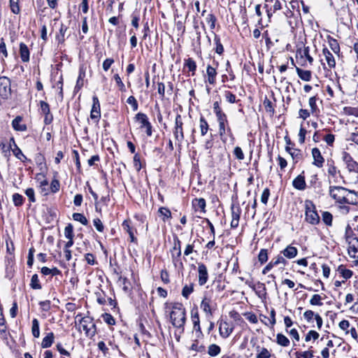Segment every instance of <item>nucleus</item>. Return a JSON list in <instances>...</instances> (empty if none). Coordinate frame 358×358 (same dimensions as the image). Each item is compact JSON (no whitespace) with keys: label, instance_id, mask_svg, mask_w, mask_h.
<instances>
[{"label":"nucleus","instance_id":"603ef678","mask_svg":"<svg viewBox=\"0 0 358 358\" xmlns=\"http://www.w3.org/2000/svg\"><path fill=\"white\" fill-rule=\"evenodd\" d=\"M19 3H20V0H10L9 1V6L10 8V10L14 14H19L20 12Z\"/></svg>","mask_w":358,"mask_h":358},{"label":"nucleus","instance_id":"6e6552de","mask_svg":"<svg viewBox=\"0 0 358 358\" xmlns=\"http://www.w3.org/2000/svg\"><path fill=\"white\" fill-rule=\"evenodd\" d=\"M342 159L350 173H355L358 174V162L352 158L349 152L343 151Z\"/></svg>","mask_w":358,"mask_h":358},{"label":"nucleus","instance_id":"338daca9","mask_svg":"<svg viewBox=\"0 0 358 358\" xmlns=\"http://www.w3.org/2000/svg\"><path fill=\"white\" fill-rule=\"evenodd\" d=\"M56 348L58 350V352L62 355V358H65V357H70L71 354L69 352H68L66 350H65L61 343H58L56 345Z\"/></svg>","mask_w":358,"mask_h":358},{"label":"nucleus","instance_id":"c756f323","mask_svg":"<svg viewBox=\"0 0 358 358\" xmlns=\"http://www.w3.org/2000/svg\"><path fill=\"white\" fill-rule=\"evenodd\" d=\"M184 68H187L188 71L192 73V76H194L196 71L197 66L196 62L192 58L189 57L185 59Z\"/></svg>","mask_w":358,"mask_h":358},{"label":"nucleus","instance_id":"9b49d317","mask_svg":"<svg viewBox=\"0 0 358 358\" xmlns=\"http://www.w3.org/2000/svg\"><path fill=\"white\" fill-rule=\"evenodd\" d=\"M90 117L96 122H99L101 118V106L100 102L96 96L92 97V106L90 112Z\"/></svg>","mask_w":358,"mask_h":358},{"label":"nucleus","instance_id":"7c9ffc66","mask_svg":"<svg viewBox=\"0 0 358 358\" xmlns=\"http://www.w3.org/2000/svg\"><path fill=\"white\" fill-rule=\"evenodd\" d=\"M327 41L331 50L335 53L338 54L340 52L341 48L339 43L336 39L331 36H327Z\"/></svg>","mask_w":358,"mask_h":358},{"label":"nucleus","instance_id":"864d4df0","mask_svg":"<svg viewBox=\"0 0 358 358\" xmlns=\"http://www.w3.org/2000/svg\"><path fill=\"white\" fill-rule=\"evenodd\" d=\"M264 108L266 112L273 115L275 113V109L273 106V103L271 100H269L267 97H265L263 102Z\"/></svg>","mask_w":358,"mask_h":358},{"label":"nucleus","instance_id":"774afa93","mask_svg":"<svg viewBox=\"0 0 358 358\" xmlns=\"http://www.w3.org/2000/svg\"><path fill=\"white\" fill-rule=\"evenodd\" d=\"M271 356V352L266 348H262L256 358H270Z\"/></svg>","mask_w":358,"mask_h":358},{"label":"nucleus","instance_id":"aec40b11","mask_svg":"<svg viewBox=\"0 0 358 358\" xmlns=\"http://www.w3.org/2000/svg\"><path fill=\"white\" fill-rule=\"evenodd\" d=\"M19 46L20 56L22 62L24 63L29 62L30 60V51L27 45L25 43L21 42Z\"/></svg>","mask_w":358,"mask_h":358},{"label":"nucleus","instance_id":"20e7f679","mask_svg":"<svg viewBox=\"0 0 358 358\" xmlns=\"http://www.w3.org/2000/svg\"><path fill=\"white\" fill-rule=\"evenodd\" d=\"M217 303L210 294H205L200 304L201 309L205 313L206 317L210 320L217 310Z\"/></svg>","mask_w":358,"mask_h":358},{"label":"nucleus","instance_id":"13d9d810","mask_svg":"<svg viewBox=\"0 0 358 358\" xmlns=\"http://www.w3.org/2000/svg\"><path fill=\"white\" fill-rule=\"evenodd\" d=\"M290 155L294 161V164H296L302 158V153L300 149H294Z\"/></svg>","mask_w":358,"mask_h":358},{"label":"nucleus","instance_id":"e433bc0d","mask_svg":"<svg viewBox=\"0 0 358 358\" xmlns=\"http://www.w3.org/2000/svg\"><path fill=\"white\" fill-rule=\"evenodd\" d=\"M29 286L33 289H41L42 285L37 274L35 273L31 276Z\"/></svg>","mask_w":358,"mask_h":358},{"label":"nucleus","instance_id":"4be33fe9","mask_svg":"<svg viewBox=\"0 0 358 358\" xmlns=\"http://www.w3.org/2000/svg\"><path fill=\"white\" fill-rule=\"evenodd\" d=\"M192 206L195 211L200 210L201 213H206V202L203 198H196L193 199Z\"/></svg>","mask_w":358,"mask_h":358},{"label":"nucleus","instance_id":"a878e982","mask_svg":"<svg viewBox=\"0 0 358 358\" xmlns=\"http://www.w3.org/2000/svg\"><path fill=\"white\" fill-rule=\"evenodd\" d=\"M354 241L348 244V254L352 258H358V237H355Z\"/></svg>","mask_w":358,"mask_h":358},{"label":"nucleus","instance_id":"c85d7f7f","mask_svg":"<svg viewBox=\"0 0 358 358\" xmlns=\"http://www.w3.org/2000/svg\"><path fill=\"white\" fill-rule=\"evenodd\" d=\"M55 335L53 332L48 333L42 340L41 342V348H48L51 347L52 343H54Z\"/></svg>","mask_w":358,"mask_h":358},{"label":"nucleus","instance_id":"5701e85b","mask_svg":"<svg viewBox=\"0 0 358 358\" xmlns=\"http://www.w3.org/2000/svg\"><path fill=\"white\" fill-rule=\"evenodd\" d=\"M322 54L325 57L327 63L330 69L335 68L336 66V60L334 59L332 53L329 50V49L324 47L322 50Z\"/></svg>","mask_w":358,"mask_h":358},{"label":"nucleus","instance_id":"bf43d9fd","mask_svg":"<svg viewBox=\"0 0 358 358\" xmlns=\"http://www.w3.org/2000/svg\"><path fill=\"white\" fill-rule=\"evenodd\" d=\"M113 78H114L119 90L122 92H126L125 85H124V83L122 81V79H121L120 76H119V74H117V73L115 74L113 76Z\"/></svg>","mask_w":358,"mask_h":358},{"label":"nucleus","instance_id":"de8ad7c7","mask_svg":"<svg viewBox=\"0 0 358 358\" xmlns=\"http://www.w3.org/2000/svg\"><path fill=\"white\" fill-rule=\"evenodd\" d=\"M355 237H357V236L354 234L353 230L352 229L350 224H348L347 227H345V238L346 242L348 244H350L351 241H352L351 238H352L354 240Z\"/></svg>","mask_w":358,"mask_h":358},{"label":"nucleus","instance_id":"72a5a7b5","mask_svg":"<svg viewBox=\"0 0 358 358\" xmlns=\"http://www.w3.org/2000/svg\"><path fill=\"white\" fill-rule=\"evenodd\" d=\"M214 43L215 45V51L219 55H222L224 51L223 45L221 43L220 37L215 34Z\"/></svg>","mask_w":358,"mask_h":358},{"label":"nucleus","instance_id":"9d476101","mask_svg":"<svg viewBox=\"0 0 358 358\" xmlns=\"http://www.w3.org/2000/svg\"><path fill=\"white\" fill-rule=\"evenodd\" d=\"M12 150V152L15 157L20 159L23 163L31 162V159H28L22 152V150L17 145L14 137H11L9 141V147L8 151Z\"/></svg>","mask_w":358,"mask_h":358},{"label":"nucleus","instance_id":"473e14b6","mask_svg":"<svg viewBox=\"0 0 358 358\" xmlns=\"http://www.w3.org/2000/svg\"><path fill=\"white\" fill-rule=\"evenodd\" d=\"M231 217L232 218L240 220L241 214V208L238 202H232L231 206Z\"/></svg>","mask_w":358,"mask_h":358},{"label":"nucleus","instance_id":"58836bf2","mask_svg":"<svg viewBox=\"0 0 358 358\" xmlns=\"http://www.w3.org/2000/svg\"><path fill=\"white\" fill-rule=\"evenodd\" d=\"M175 255L174 253H172L171 258H172V262L174 265V266L182 270L184 268L183 263L181 261L180 257L181 255Z\"/></svg>","mask_w":358,"mask_h":358},{"label":"nucleus","instance_id":"6e6d98bb","mask_svg":"<svg viewBox=\"0 0 358 358\" xmlns=\"http://www.w3.org/2000/svg\"><path fill=\"white\" fill-rule=\"evenodd\" d=\"M159 214L163 216V221L165 222L167 219L171 217V210L166 208V207H161L159 208Z\"/></svg>","mask_w":358,"mask_h":358},{"label":"nucleus","instance_id":"69168bd1","mask_svg":"<svg viewBox=\"0 0 358 358\" xmlns=\"http://www.w3.org/2000/svg\"><path fill=\"white\" fill-rule=\"evenodd\" d=\"M6 245L7 252L9 253L10 255H12L15 251V246H14V243H13L12 239L10 238V237L8 236L6 239Z\"/></svg>","mask_w":358,"mask_h":358},{"label":"nucleus","instance_id":"37998d69","mask_svg":"<svg viewBox=\"0 0 358 358\" xmlns=\"http://www.w3.org/2000/svg\"><path fill=\"white\" fill-rule=\"evenodd\" d=\"M322 219L323 222L328 227H331L332 225L333 222V215L331 213L328 211H324L322 213Z\"/></svg>","mask_w":358,"mask_h":358},{"label":"nucleus","instance_id":"39448f33","mask_svg":"<svg viewBox=\"0 0 358 358\" xmlns=\"http://www.w3.org/2000/svg\"><path fill=\"white\" fill-rule=\"evenodd\" d=\"M79 329H83L86 336L92 337L96 333V324L94 323L92 318L90 317H82L80 320Z\"/></svg>","mask_w":358,"mask_h":358},{"label":"nucleus","instance_id":"3c124183","mask_svg":"<svg viewBox=\"0 0 358 358\" xmlns=\"http://www.w3.org/2000/svg\"><path fill=\"white\" fill-rule=\"evenodd\" d=\"M268 250L261 249L258 255V261L261 264H265L268 261Z\"/></svg>","mask_w":358,"mask_h":358},{"label":"nucleus","instance_id":"7ed1b4c3","mask_svg":"<svg viewBox=\"0 0 358 358\" xmlns=\"http://www.w3.org/2000/svg\"><path fill=\"white\" fill-rule=\"evenodd\" d=\"M305 205V221L312 225H317L320 223V218L316 210L315 203L311 200H306Z\"/></svg>","mask_w":358,"mask_h":358},{"label":"nucleus","instance_id":"c03bdc74","mask_svg":"<svg viewBox=\"0 0 358 358\" xmlns=\"http://www.w3.org/2000/svg\"><path fill=\"white\" fill-rule=\"evenodd\" d=\"M221 352V348L216 344H211L208 346V354L211 357L218 355Z\"/></svg>","mask_w":358,"mask_h":358},{"label":"nucleus","instance_id":"2eb2a0df","mask_svg":"<svg viewBox=\"0 0 358 358\" xmlns=\"http://www.w3.org/2000/svg\"><path fill=\"white\" fill-rule=\"evenodd\" d=\"M292 186L294 189L303 191L306 189L307 185L306 182L305 171H303L299 176H297L292 181Z\"/></svg>","mask_w":358,"mask_h":358},{"label":"nucleus","instance_id":"393cba45","mask_svg":"<svg viewBox=\"0 0 358 358\" xmlns=\"http://www.w3.org/2000/svg\"><path fill=\"white\" fill-rule=\"evenodd\" d=\"M68 27L62 24L60 28L59 29V32L55 36V40L57 42L58 45H62L65 42V35L67 31Z\"/></svg>","mask_w":358,"mask_h":358},{"label":"nucleus","instance_id":"a211bd4d","mask_svg":"<svg viewBox=\"0 0 358 358\" xmlns=\"http://www.w3.org/2000/svg\"><path fill=\"white\" fill-rule=\"evenodd\" d=\"M311 152L313 158V164L318 168L322 167L324 162V159L322 157L319 148H313Z\"/></svg>","mask_w":358,"mask_h":358},{"label":"nucleus","instance_id":"0eeeda50","mask_svg":"<svg viewBox=\"0 0 358 358\" xmlns=\"http://www.w3.org/2000/svg\"><path fill=\"white\" fill-rule=\"evenodd\" d=\"M182 126L183 122L182 120V117L180 114H177L175 120V125L173 133L175 139L178 143L179 145H181L185 138Z\"/></svg>","mask_w":358,"mask_h":358},{"label":"nucleus","instance_id":"052dcab7","mask_svg":"<svg viewBox=\"0 0 358 358\" xmlns=\"http://www.w3.org/2000/svg\"><path fill=\"white\" fill-rule=\"evenodd\" d=\"M320 336V334L315 330L309 331L305 337L306 342H309L311 339L314 341L317 340Z\"/></svg>","mask_w":358,"mask_h":358},{"label":"nucleus","instance_id":"ea45409f","mask_svg":"<svg viewBox=\"0 0 358 358\" xmlns=\"http://www.w3.org/2000/svg\"><path fill=\"white\" fill-rule=\"evenodd\" d=\"M172 253L175 255H181V241L177 236H173V247L172 249Z\"/></svg>","mask_w":358,"mask_h":358},{"label":"nucleus","instance_id":"2f4dec72","mask_svg":"<svg viewBox=\"0 0 358 358\" xmlns=\"http://www.w3.org/2000/svg\"><path fill=\"white\" fill-rule=\"evenodd\" d=\"M337 271L345 280L350 279V278H352V276L353 275L352 271L346 268L345 266L343 264H341L338 266V267L337 268Z\"/></svg>","mask_w":358,"mask_h":358},{"label":"nucleus","instance_id":"f8f14e48","mask_svg":"<svg viewBox=\"0 0 358 358\" xmlns=\"http://www.w3.org/2000/svg\"><path fill=\"white\" fill-rule=\"evenodd\" d=\"M41 113L44 115V124L45 125L50 124L53 121V115L50 112L49 104L45 101H39Z\"/></svg>","mask_w":358,"mask_h":358},{"label":"nucleus","instance_id":"5fc2aeb1","mask_svg":"<svg viewBox=\"0 0 358 358\" xmlns=\"http://www.w3.org/2000/svg\"><path fill=\"white\" fill-rule=\"evenodd\" d=\"M343 113L346 115L358 117V108L345 106L343 108Z\"/></svg>","mask_w":358,"mask_h":358},{"label":"nucleus","instance_id":"09e8293b","mask_svg":"<svg viewBox=\"0 0 358 358\" xmlns=\"http://www.w3.org/2000/svg\"><path fill=\"white\" fill-rule=\"evenodd\" d=\"M0 57H1V62L3 64H4L5 63L4 58L8 57V51H7L6 45L3 41V38L1 39V43H0Z\"/></svg>","mask_w":358,"mask_h":358},{"label":"nucleus","instance_id":"f3484780","mask_svg":"<svg viewBox=\"0 0 358 358\" xmlns=\"http://www.w3.org/2000/svg\"><path fill=\"white\" fill-rule=\"evenodd\" d=\"M217 72L216 67L208 64L206 67V83H208L210 85H214L216 83V77Z\"/></svg>","mask_w":358,"mask_h":358},{"label":"nucleus","instance_id":"f704fd0d","mask_svg":"<svg viewBox=\"0 0 358 358\" xmlns=\"http://www.w3.org/2000/svg\"><path fill=\"white\" fill-rule=\"evenodd\" d=\"M31 334L34 338L40 336L39 322L36 318H34L31 321Z\"/></svg>","mask_w":358,"mask_h":358},{"label":"nucleus","instance_id":"4c0bfd02","mask_svg":"<svg viewBox=\"0 0 358 358\" xmlns=\"http://www.w3.org/2000/svg\"><path fill=\"white\" fill-rule=\"evenodd\" d=\"M328 173L332 177H335L337 173H340V171L337 170L336 166L334 165V161L333 159L327 160Z\"/></svg>","mask_w":358,"mask_h":358},{"label":"nucleus","instance_id":"c9c22d12","mask_svg":"<svg viewBox=\"0 0 358 358\" xmlns=\"http://www.w3.org/2000/svg\"><path fill=\"white\" fill-rule=\"evenodd\" d=\"M199 127L201 129V136H205L209 129V125L208 122L203 115H201L199 119Z\"/></svg>","mask_w":358,"mask_h":358},{"label":"nucleus","instance_id":"cd10ccee","mask_svg":"<svg viewBox=\"0 0 358 358\" xmlns=\"http://www.w3.org/2000/svg\"><path fill=\"white\" fill-rule=\"evenodd\" d=\"M296 71L297 73L298 76L304 81H310L312 78V73L308 70H303L300 69L299 67L296 66Z\"/></svg>","mask_w":358,"mask_h":358},{"label":"nucleus","instance_id":"e2e57ef3","mask_svg":"<svg viewBox=\"0 0 358 358\" xmlns=\"http://www.w3.org/2000/svg\"><path fill=\"white\" fill-rule=\"evenodd\" d=\"M42 311L48 312L51 309V301L50 300L41 301L38 303Z\"/></svg>","mask_w":358,"mask_h":358},{"label":"nucleus","instance_id":"1a4fd4ad","mask_svg":"<svg viewBox=\"0 0 358 358\" xmlns=\"http://www.w3.org/2000/svg\"><path fill=\"white\" fill-rule=\"evenodd\" d=\"M11 81L6 76L0 77V96L7 99L11 95Z\"/></svg>","mask_w":358,"mask_h":358},{"label":"nucleus","instance_id":"ddd939ff","mask_svg":"<svg viewBox=\"0 0 358 358\" xmlns=\"http://www.w3.org/2000/svg\"><path fill=\"white\" fill-rule=\"evenodd\" d=\"M122 227L124 231H126L130 238V241L131 243H137L138 240L137 238L135 236L134 234L136 232V229L131 226V221L130 219H127L123 221L122 223Z\"/></svg>","mask_w":358,"mask_h":358},{"label":"nucleus","instance_id":"79ce46f5","mask_svg":"<svg viewBox=\"0 0 358 358\" xmlns=\"http://www.w3.org/2000/svg\"><path fill=\"white\" fill-rule=\"evenodd\" d=\"M297 52L300 54L301 57H305L310 64H313V58L309 53L310 48L308 46H304L303 50H298Z\"/></svg>","mask_w":358,"mask_h":358},{"label":"nucleus","instance_id":"4d7b16f0","mask_svg":"<svg viewBox=\"0 0 358 358\" xmlns=\"http://www.w3.org/2000/svg\"><path fill=\"white\" fill-rule=\"evenodd\" d=\"M64 236L67 239H73L74 237L73 226L69 223L64 229Z\"/></svg>","mask_w":358,"mask_h":358},{"label":"nucleus","instance_id":"49530a36","mask_svg":"<svg viewBox=\"0 0 358 358\" xmlns=\"http://www.w3.org/2000/svg\"><path fill=\"white\" fill-rule=\"evenodd\" d=\"M194 292V284L185 285L182 289V296L187 299L189 295Z\"/></svg>","mask_w":358,"mask_h":358},{"label":"nucleus","instance_id":"bb28decb","mask_svg":"<svg viewBox=\"0 0 358 358\" xmlns=\"http://www.w3.org/2000/svg\"><path fill=\"white\" fill-rule=\"evenodd\" d=\"M281 253L284 257L288 259H292L297 255L298 250L296 248L289 245L285 249H284Z\"/></svg>","mask_w":358,"mask_h":358},{"label":"nucleus","instance_id":"680f3d73","mask_svg":"<svg viewBox=\"0 0 358 358\" xmlns=\"http://www.w3.org/2000/svg\"><path fill=\"white\" fill-rule=\"evenodd\" d=\"M322 297L320 294H315L313 295L312 298L310 300V303L312 306H322V303L321 302Z\"/></svg>","mask_w":358,"mask_h":358},{"label":"nucleus","instance_id":"dca6fc26","mask_svg":"<svg viewBox=\"0 0 358 358\" xmlns=\"http://www.w3.org/2000/svg\"><path fill=\"white\" fill-rule=\"evenodd\" d=\"M309 187L314 189L317 194L320 195L323 194L322 182L319 181V178L317 173L310 176L309 180Z\"/></svg>","mask_w":358,"mask_h":358},{"label":"nucleus","instance_id":"0e129e2a","mask_svg":"<svg viewBox=\"0 0 358 358\" xmlns=\"http://www.w3.org/2000/svg\"><path fill=\"white\" fill-rule=\"evenodd\" d=\"M206 20L210 24V28L211 29H214L215 27V22L217 21V18L215 15L213 13H209L207 15Z\"/></svg>","mask_w":358,"mask_h":358},{"label":"nucleus","instance_id":"a18cd8bd","mask_svg":"<svg viewBox=\"0 0 358 358\" xmlns=\"http://www.w3.org/2000/svg\"><path fill=\"white\" fill-rule=\"evenodd\" d=\"M25 199L22 195L19 193H15L13 194V204L16 207H20L23 205Z\"/></svg>","mask_w":358,"mask_h":358},{"label":"nucleus","instance_id":"4468645a","mask_svg":"<svg viewBox=\"0 0 358 358\" xmlns=\"http://www.w3.org/2000/svg\"><path fill=\"white\" fill-rule=\"evenodd\" d=\"M208 280V272L206 266L203 263L198 264V282L200 286H203Z\"/></svg>","mask_w":358,"mask_h":358},{"label":"nucleus","instance_id":"8fccbe9b","mask_svg":"<svg viewBox=\"0 0 358 358\" xmlns=\"http://www.w3.org/2000/svg\"><path fill=\"white\" fill-rule=\"evenodd\" d=\"M73 219L75 221L80 222L82 224L86 226L88 224V220L86 217L80 213H74L72 215Z\"/></svg>","mask_w":358,"mask_h":358},{"label":"nucleus","instance_id":"423d86ee","mask_svg":"<svg viewBox=\"0 0 358 358\" xmlns=\"http://www.w3.org/2000/svg\"><path fill=\"white\" fill-rule=\"evenodd\" d=\"M134 119L136 122H139L140 128L141 129H145V133L148 136H151L152 135V126L145 113L141 112L138 113L136 114Z\"/></svg>","mask_w":358,"mask_h":358},{"label":"nucleus","instance_id":"f03ea898","mask_svg":"<svg viewBox=\"0 0 358 358\" xmlns=\"http://www.w3.org/2000/svg\"><path fill=\"white\" fill-rule=\"evenodd\" d=\"M171 308L170 319L173 326L183 332L186 322V311L183 304L175 302L171 304Z\"/></svg>","mask_w":358,"mask_h":358},{"label":"nucleus","instance_id":"a19ab883","mask_svg":"<svg viewBox=\"0 0 358 358\" xmlns=\"http://www.w3.org/2000/svg\"><path fill=\"white\" fill-rule=\"evenodd\" d=\"M276 342L282 347H287L289 345V340L282 334H278L276 336Z\"/></svg>","mask_w":358,"mask_h":358},{"label":"nucleus","instance_id":"6ab92c4d","mask_svg":"<svg viewBox=\"0 0 358 358\" xmlns=\"http://www.w3.org/2000/svg\"><path fill=\"white\" fill-rule=\"evenodd\" d=\"M86 75V67L84 65H81L79 68L78 77L76 81V86L74 87V92H79L84 85V78Z\"/></svg>","mask_w":358,"mask_h":358},{"label":"nucleus","instance_id":"f257e3e1","mask_svg":"<svg viewBox=\"0 0 358 358\" xmlns=\"http://www.w3.org/2000/svg\"><path fill=\"white\" fill-rule=\"evenodd\" d=\"M329 196L339 204H358V194L341 186H329Z\"/></svg>","mask_w":358,"mask_h":358},{"label":"nucleus","instance_id":"b1692460","mask_svg":"<svg viewBox=\"0 0 358 358\" xmlns=\"http://www.w3.org/2000/svg\"><path fill=\"white\" fill-rule=\"evenodd\" d=\"M219 331L220 336L226 338H227L232 332V329L229 328V324L227 322H221L219 326Z\"/></svg>","mask_w":358,"mask_h":358},{"label":"nucleus","instance_id":"412c9836","mask_svg":"<svg viewBox=\"0 0 358 358\" xmlns=\"http://www.w3.org/2000/svg\"><path fill=\"white\" fill-rule=\"evenodd\" d=\"M22 117L17 116L12 121V127L14 130L17 131H25L27 129V127L25 124H22Z\"/></svg>","mask_w":358,"mask_h":358}]
</instances>
